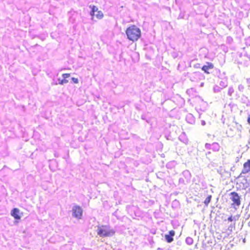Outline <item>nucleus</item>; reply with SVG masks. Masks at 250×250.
<instances>
[{"label": "nucleus", "mask_w": 250, "mask_h": 250, "mask_svg": "<svg viewBox=\"0 0 250 250\" xmlns=\"http://www.w3.org/2000/svg\"><path fill=\"white\" fill-rule=\"evenodd\" d=\"M127 39L132 42H136L141 36V31L135 25L128 26L125 31Z\"/></svg>", "instance_id": "f257e3e1"}, {"label": "nucleus", "mask_w": 250, "mask_h": 250, "mask_svg": "<svg viewBox=\"0 0 250 250\" xmlns=\"http://www.w3.org/2000/svg\"><path fill=\"white\" fill-rule=\"evenodd\" d=\"M97 228V234L103 238L112 236L115 233V231L107 226H98Z\"/></svg>", "instance_id": "f03ea898"}, {"label": "nucleus", "mask_w": 250, "mask_h": 250, "mask_svg": "<svg viewBox=\"0 0 250 250\" xmlns=\"http://www.w3.org/2000/svg\"><path fill=\"white\" fill-rule=\"evenodd\" d=\"M90 7L91 8L90 15L92 18H93L94 16H95L96 18L99 20L102 19L103 18L104 16L103 13L102 11H98V9L96 6H90Z\"/></svg>", "instance_id": "7ed1b4c3"}, {"label": "nucleus", "mask_w": 250, "mask_h": 250, "mask_svg": "<svg viewBox=\"0 0 250 250\" xmlns=\"http://www.w3.org/2000/svg\"><path fill=\"white\" fill-rule=\"evenodd\" d=\"M72 215L74 217L81 219L83 215L82 208L78 205H75L72 208Z\"/></svg>", "instance_id": "20e7f679"}, {"label": "nucleus", "mask_w": 250, "mask_h": 250, "mask_svg": "<svg viewBox=\"0 0 250 250\" xmlns=\"http://www.w3.org/2000/svg\"><path fill=\"white\" fill-rule=\"evenodd\" d=\"M230 199L233 202L232 205L239 206L241 204L240 197L236 192H232L230 193Z\"/></svg>", "instance_id": "39448f33"}, {"label": "nucleus", "mask_w": 250, "mask_h": 250, "mask_svg": "<svg viewBox=\"0 0 250 250\" xmlns=\"http://www.w3.org/2000/svg\"><path fill=\"white\" fill-rule=\"evenodd\" d=\"M22 214V213H20V210L18 208H13L11 212V215L16 220L21 219Z\"/></svg>", "instance_id": "423d86ee"}, {"label": "nucleus", "mask_w": 250, "mask_h": 250, "mask_svg": "<svg viewBox=\"0 0 250 250\" xmlns=\"http://www.w3.org/2000/svg\"><path fill=\"white\" fill-rule=\"evenodd\" d=\"M214 68V65L213 63L207 62L206 63V65H204L202 66L201 69L205 73L208 74H209V72L208 71L209 69H212Z\"/></svg>", "instance_id": "0eeeda50"}, {"label": "nucleus", "mask_w": 250, "mask_h": 250, "mask_svg": "<svg viewBox=\"0 0 250 250\" xmlns=\"http://www.w3.org/2000/svg\"><path fill=\"white\" fill-rule=\"evenodd\" d=\"M175 234V232L173 230H170L168 232V234H166L165 236V239L166 241L170 243L173 241V236Z\"/></svg>", "instance_id": "6e6552de"}, {"label": "nucleus", "mask_w": 250, "mask_h": 250, "mask_svg": "<svg viewBox=\"0 0 250 250\" xmlns=\"http://www.w3.org/2000/svg\"><path fill=\"white\" fill-rule=\"evenodd\" d=\"M249 172H250V159L244 163L243 168L240 174H246Z\"/></svg>", "instance_id": "1a4fd4ad"}, {"label": "nucleus", "mask_w": 250, "mask_h": 250, "mask_svg": "<svg viewBox=\"0 0 250 250\" xmlns=\"http://www.w3.org/2000/svg\"><path fill=\"white\" fill-rule=\"evenodd\" d=\"M63 79L62 80L59 79V83L60 84H63L68 83L67 78L70 77V74L69 73H64L62 75Z\"/></svg>", "instance_id": "9d476101"}, {"label": "nucleus", "mask_w": 250, "mask_h": 250, "mask_svg": "<svg viewBox=\"0 0 250 250\" xmlns=\"http://www.w3.org/2000/svg\"><path fill=\"white\" fill-rule=\"evenodd\" d=\"M211 196H208L204 201V204L207 206L211 201Z\"/></svg>", "instance_id": "9b49d317"}, {"label": "nucleus", "mask_w": 250, "mask_h": 250, "mask_svg": "<svg viewBox=\"0 0 250 250\" xmlns=\"http://www.w3.org/2000/svg\"><path fill=\"white\" fill-rule=\"evenodd\" d=\"M71 80L74 83H79V81L77 78L73 77L71 78Z\"/></svg>", "instance_id": "f8f14e48"}, {"label": "nucleus", "mask_w": 250, "mask_h": 250, "mask_svg": "<svg viewBox=\"0 0 250 250\" xmlns=\"http://www.w3.org/2000/svg\"><path fill=\"white\" fill-rule=\"evenodd\" d=\"M247 122L248 124L250 125V115L248 117Z\"/></svg>", "instance_id": "ddd939ff"}, {"label": "nucleus", "mask_w": 250, "mask_h": 250, "mask_svg": "<svg viewBox=\"0 0 250 250\" xmlns=\"http://www.w3.org/2000/svg\"><path fill=\"white\" fill-rule=\"evenodd\" d=\"M228 220L231 222L232 221V216H230L228 218Z\"/></svg>", "instance_id": "4468645a"}]
</instances>
